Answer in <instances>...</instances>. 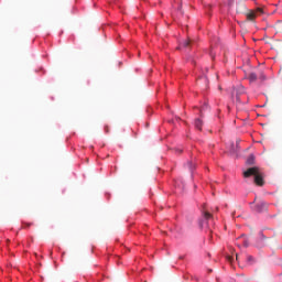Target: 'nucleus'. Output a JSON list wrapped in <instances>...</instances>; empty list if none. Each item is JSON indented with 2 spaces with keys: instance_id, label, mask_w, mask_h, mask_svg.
Here are the masks:
<instances>
[{
  "instance_id": "obj_1",
  "label": "nucleus",
  "mask_w": 282,
  "mask_h": 282,
  "mask_svg": "<svg viewBox=\"0 0 282 282\" xmlns=\"http://www.w3.org/2000/svg\"><path fill=\"white\" fill-rule=\"evenodd\" d=\"M200 213L202 217L198 220V226L200 230H205L209 232V241L213 240V229H210V219H213V214H210V207H208V203L200 204Z\"/></svg>"
},
{
  "instance_id": "obj_2",
  "label": "nucleus",
  "mask_w": 282,
  "mask_h": 282,
  "mask_svg": "<svg viewBox=\"0 0 282 282\" xmlns=\"http://www.w3.org/2000/svg\"><path fill=\"white\" fill-rule=\"evenodd\" d=\"M242 175L246 180H248V177H252V182L256 184V186H263V184H265L263 172H261V170L257 166H251L245 170Z\"/></svg>"
},
{
  "instance_id": "obj_3",
  "label": "nucleus",
  "mask_w": 282,
  "mask_h": 282,
  "mask_svg": "<svg viewBox=\"0 0 282 282\" xmlns=\"http://www.w3.org/2000/svg\"><path fill=\"white\" fill-rule=\"evenodd\" d=\"M268 203H265V200H260L254 206H251L252 210L254 213H268Z\"/></svg>"
},
{
  "instance_id": "obj_4",
  "label": "nucleus",
  "mask_w": 282,
  "mask_h": 282,
  "mask_svg": "<svg viewBox=\"0 0 282 282\" xmlns=\"http://www.w3.org/2000/svg\"><path fill=\"white\" fill-rule=\"evenodd\" d=\"M231 253H225V259L228 263H230L231 265H235V262L238 261L239 262V256L236 253L235 254V249H230Z\"/></svg>"
},
{
  "instance_id": "obj_5",
  "label": "nucleus",
  "mask_w": 282,
  "mask_h": 282,
  "mask_svg": "<svg viewBox=\"0 0 282 282\" xmlns=\"http://www.w3.org/2000/svg\"><path fill=\"white\" fill-rule=\"evenodd\" d=\"M199 164V160L194 159L187 162V169L189 170V173L192 177L195 175V170L197 169V165Z\"/></svg>"
},
{
  "instance_id": "obj_6",
  "label": "nucleus",
  "mask_w": 282,
  "mask_h": 282,
  "mask_svg": "<svg viewBox=\"0 0 282 282\" xmlns=\"http://www.w3.org/2000/svg\"><path fill=\"white\" fill-rule=\"evenodd\" d=\"M195 45H197V41L187 37L185 41H183L182 43V47H184L185 50H191V47H195Z\"/></svg>"
},
{
  "instance_id": "obj_7",
  "label": "nucleus",
  "mask_w": 282,
  "mask_h": 282,
  "mask_svg": "<svg viewBox=\"0 0 282 282\" xmlns=\"http://www.w3.org/2000/svg\"><path fill=\"white\" fill-rule=\"evenodd\" d=\"M229 151L231 155H237V153L239 152V141H237L236 144L235 142H232L229 147Z\"/></svg>"
},
{
  "instance_id": "obj_8",
  "label": "nucleus",
  "mask_w": 282,
  "mask_h": 282,
  "mask_svg": "<svg viewBox=\"0 0 282 282\" xmlns=\"http://www.w3.org/2000/svg\"><path fill=\"white\" fill-rule=\"evenodd\" d=\"M229 282H248V279L243 274L237 275V279H230Z\"/></svg>"
},
{
  "instance_id": "obj_9",
  "label": "nucleus",
  "mask_w": 282,
  "mask_h": 282,
  "mask_svg": "<svg viewBox=\"0 0 282 282\" xmlns=\"http://www.w3.org/2000/svg\"><path fill=\"white\" fill-rule=\"evenodd\" d=\"M205 14H206V17H208V19H210V17H213V6H210V4L205 6Z\"/></svg>"
},
{
  "instance_id": "obj_10",
  "label": "nucleus",
  "mask_w": 282,
  "mask_h": 282,
  "mask_svg": "<svg viewBox=\"0 0 282 282\" xmlns=\"http://www.w3.org/2000/svg\"><path fill=\"white\" fill-rule=\"evenodd\" d=\"M246 262L248 265H254V263H257V259L252 256H246Z\"/></svg>"
},
{
  "instance_id": "obj_11",
  "label": "nucleus",
  "mask_w": 282,
  "mask_h": 282,
  "mask_svg": "<svg viewBox=\"0 0 282 282\" xmlns=\"http://www.w3.org/2000/svg\"><path fill=\"white\" fill-rule=\"evenodd\" d=\"M202 124H203L202 119L196 118L195 121H194L195 129H197L198 131H202Z\"/></svg>"
},
{
  "instance_id": "obj_12",
  "label": "nucleus",
  "mask_w": 282,
  "mask_h": 282,
  "mask_svg": "<svg viewBox=\"0 0 282 282\" xmlns=\"http://www.w3.org/2000/svg\"><path fill=\"white\" fill-rule=\"evenodd\" d=\"M254 154H250L246 161V164H248L249 166H252V164H254Z\"/></svg>"
},
{
  "instance_id": "obj_13",
  "label": "nucleus",
  "mask_w": 282,
  "mask_h": 282,
  "mask_svg": "<svg viewBox=\"0 0 282 282\" xmlns=\"http://www.w3.org/2000/svg\"><path fill=\"white\" fill-rule=\"evenodd\" d=\"M257 78H259V76H257L256 73H250L248 75V79L250 80V83H254Z\"/></svg>"
},
{
  "instance_id": "obj_14",
  "label": "nucleus",
  "mask_w": 282,
  "mask_h": 282,
  "mask_svg": "<svg viewBox=\"0 0 282 282\" xmlns=\"http://www.w3.org/2000/svg\"><path fill=\"white\" fill-rule=\"evenodd\" d=\"M107 3L109 8H113V6H118V3H120V0H108Z\"/></svg>"
},
{
  "instance_id": "obj_15",
  "label": "nucleus",
  "mask_w": 282,
  "mask_h": 282,
  "mask_svg": "<svg viewBox=\"0 0 282 282\" xmlns=\"http://www.w3.org/2000/svg\"><path fill=\"white\" fill-rule=\"evenodd\" d=\"M247 19H248V21H254V19H257V13H254V12L248 13Z\"/></svg>"
},
{
  "instance_id": "obj_16",
  "label": "nucleus",
  "mask_w": 282,
  "mask_h": 282,
  "mask_svg": "<svg viewBox=\"0 0 282 282\" xmlns=\"http://www.w3.org/2000/svg\"><path fill=\"white\" fill-rule=\"evenodd\" d=\"M259 237H260L261 241H265V239H268V237H265V235L263 234V230H261L259 232Z\"/></svg>"
},
{
  "instance_id": "obj_17",
  "label": "nucleus",
  "mask_w": 282,
  "mask_h": 282,
  "mask_svg": "<svg viewBox=\"0 0 282 282\" xmlns=\"http://www.w3.org/2000/svg\"><path fill=\"white\" fill-rule=\"evenodd\" d=\"M242 246H243L245 248H248V247L250 246V243L248 242V239L243 238V240H242Z\"/></svg>"
},
{
  "instance_id": "obj_18",
  "label": "nucleus",
  "mask_w": 282,
  "mask_h": 282,
  "mask_svg": "<svg viewBox=\"0 0 282 282\" xmlns=\"http://www.w3.org/2000/svg\"><path fill=\"white\" fill-rule=\"evenodd\" d=\"M147 113H149L150 116H152V115H153V108L150 107V106H148V107H147Z\"/></svg>"
},
{
  "instance_id": "obj_19",
  "label": "nucleus",
  "mask_w": 282,
  "mask_h": 282,
  "mask_svg": "<svg viewBox=\"0 0 282 282\" xmlns=\"http://www.w3.org/2000/svg\"><path fill=\"white\" fill-rule=\"evenodd\" d=\"M259 78H260V80L263 83V80H267L268 79V77L265 76V74H260V76H259Z\"/></svg>"
},
{
  "instance_id": "obj_20",
  "label": "nucleus",
  "mask_w": 282,
  "mask_h": 282,
  "mask_svg": "<svg viewBox=\"0 0 282 282\" xmlns=\"http://www.w3.org/2000/svg\"><path fill=\"white\" fill-rule=\"evenodd\" d=\"M31 224H28L25 221H22V228H30Z\"/></svg>"
},
{
  "instance_id": "obj_21",
  "label": "nucleus",
  "mask_w": 282,
  "mask_h": 282,
  "mask_svg": "<svg viewBox=\"0 0 282 282\" xmlns=\"http://www.w3.org/2000/svg\"><path fill=\"white\" fill-rule=\"evenodd\" d=\"M98 276H99L98 278L99 281H102L105 279V274H98Z\"/></svg>"
},
{
  "instance_id": "obj_22",
  "label": "nucleus",
  "mask_w": 282,
  "mask_h": 282,
  "mask_svg": "<svg viewBox=\"0 0 282 282\" xmlns=\"http://www.w3.org/2000/svg\"><path fill=\"white\" fill-rule=\"evenodd\" d=\"M105 196H106L107 199L111 198V194L110 193H106Z\"/></svg>"
},
{
  "instance_id": "obj_23",
  "label": "nucleus",
  "mask_w": 282,
  "mask_h": 282,
  "mask_svg": "<svg viewBox=\"0 0 282 282\" xmlns=\"http://www.w3.org/2000/svg\"><path fill=\"white\" fill-rule=\"evenodd\" d=\"M105 132L109 133V126H105Z\"/></svg>"
},
{
  "instance_id": "obj_24",
  "label": "nucleus",
  "mask_w": 282,
  "mask_h": 282,
  "mask_svg": "<svg viewBox=\"0 0 282 282\" xmlns=\"http://www.w3.org/2000/svg\"><path fill=\"white\" fill-rule=\"evenodd\" d=\"M215 210H216V209H214L213 220H215ZM214 226H216V223H215V221H214Z\"/></svg>"
},
{
  "instance_id": "obj_25",
  "label": "nucleus",
  "mask_w": 282,
  "mask_h": 282,
  "mask_svg": "<svg viewBox=\"0 0 282 282\" xmlns=\"http://www.w3.org/2000/svg\"><path fill=\"white\" fill-rule=\"evenodd\" d=\"M178 259H180L181 261H184V256H180Z\"/></svg>"
},
{
  "instance_id": "obj_26",
  "label": "nucleus",
  "mask_w": 282,
  "mask_h": 282,
  "mask_svg": "<svg viewBox=\"0 0 282 282\" xmlns=\"http://www.w3.org/2000/svg\"><path fill=\"white\" fill-rule=\"evenodd\" d=\"M235 0H229V2H228V6H232V2H234Z\"/></svg>"
},
{
  "instance_id": "obj_27",
  "label": "nucleus",
  "mask_w": 282,
  "mask_h": 282,
  "mask_svg": "<svg viewBox=\"0 0 282 282\" xmlns=\"http://www.w3.org/2000/svg\"><path fill=\"white\" fill-rule=\"evenodd\" d=\"M269 217H270V219H274V217H276V215H270Z\"/></svg>"
},
{
  "instance_id": "obj_28",
  "label": "nucleus",
  "mask_w": 282,
  "mask_h": 282,
  "mask_svg": "<svg viewBox=\"0 0 282 282\" xmlns=\"http://www.w3.org/2000/svg\"><path fill=\"white\" fill-rule=\"evenodd\" d=\"M188 276H191V275H188V274L183 275L184 279H188Z\"/></svg>"
},
{
  "instance_id": "obj_29",
  "label": "nucleus",
  "mask_w": 282,
  "mask_h": 282,
  "mask_svg": "<svg viewBox=\"0 0 282 282\" xmlns=\"http://www.w3.org/2000/svg\"><path fill=\"white\" fill-rule=\"evenodd\" d=\"M254 202H257V199H253V202L250 203V206H253Z\"/></svg>"
},
{
  "instance_id": "obj_30",
  "label": "nucleus",
  "mask_w": 282,
  "mask_h": 282,
  "mask_svg": "<svg viewBox=\"0 0 282 282\" xmlns=\"http://www.w3.org/2000/svg\"><path fill=\"white\" fill-rule=\"evenodd\" d=\"M207 272H208V274H210V272H213V269H208Z\"/></svg>"
},
{
  "instance_id": "obj_31",
  "label": "nucleus",
  "mask_w": 282,
  "mask_h": 282,
  "mask_svg": "<svg viewBox=\"0 0 282 282\" xmlns=\"http://www.w3.org/2000/svg\"><path fill=\"white\" fill-rule=\"evenodd\" d=\"M207 257L210 259V257H212L210 252H207Z\"/></svg>"
},
{
  "instance_id": "obj_32",
  "label": "nucleus",
  "mask_w": 282,
  "mask_h": 282,
  "mask_svg": "<svg viewBox=\"0 0 282 282\" xmlns=\"http://www.w3.org/2000/svg\"><path fill=\"white\" fill-rule=\"evenodd\" d=\"M216 281H217V282H221V280H219V278H216Z\"/></svg>"
},
{
  "instance_id": "obj_33",
  "label": "nucleus",
  "mask_w": 282,
  "mask_h": 282,
  "mask_svg": "<svg viewBox=\"0 0 282 282\" xmlns=\"http://www.w3.org/2000/svg\"><path fill=\"white\" fill-rule=\"evenodd\" d=\"M206 107H208L207 104H205V106L203 107V109H206Z\"/></svg>"
},
{
  "instance_id": "obj_34",
  "label": "nucleus",
  "mask_w": 282,
  "mask_h": 282,
  "mask_svg": "<svg viewBox=\"0 0 282 282\" xmlns=\"http://www.w3.org/2000/svg\"><path fill=\"white\" fill-rule=\"evenodd\" d=\"M219 91H221V86H218Z\"/></svg>"
},
{
  "instance_id": "obj_35",
  "label": "nucleus",
  "mask_w": 282,
  "mask_h": 282,
  "mask_svg": "<svg viewBox=\"0 0 282 282\" xmlns=\"http://www.w3.org/2000/svg\"><path fill=\"white\" fill-rule=\"evenodd\" d=\"M128 56H131V53L127 52Z\"/></svg>"
},
{
  "instance_id": "obj_36",
  "label": "nucleus",
  "mask_w": 282,
  "mask_h": 282,
  "mask_svg": "<svg viewBox=\"0 0 282 282\" xmlns=\"http://www.w3.org/2000/svg\"><path fill=\"white\" fill-rule=\"evenodd\" d=\"M218 132L221 133V129H218Z\"/></svg>"
},
{
  "instance_id": "obj_37",
  "label": "nucleus",
  "mask_w": 282,
  "mask_h": 282,
  "mask_svg": "<svg viewBox=\"0 0 282 282\" xmlns=\"http://www.w3.org/2000/svg\"><path fill=\"white\" fill-rule=\"evenodd\" d=\"M216 210H219V207H216Z\"/></svg>"
},
{
  "instance_id": "obj_38",
  "label": "nucleus",
  "mask_w": 282,
  "mask_h": 282,
  "mask_svg": "<svg viewBox=\"0 0 282 282\" xmlns=\"http://www.w3.org/2000/svg\"><path fill=\"white\" fill-rule=\"evenodd\" d=\"M241 237H242V238H245V237H246V235H242Z\"/></svg>"
},
{
  "instance_id": "obj_39",
  "label": "nucleus",
  "mask_w": 282,
  "mask_h": 282,
  "mask_svg": "<svg viewBox=\"0 0 282 282\" xmlns=\"http://www.w3.org/2000/svg\"><path fill=\"white\" fill-rule=\"evenodd\" d=\"M206 169H207L208 172L210 171L208 167H206Z\"/></svg>"
},
{
  "instance_id": "obj_40",
  "label": "nucleus",
  "mask_w": 282,
  "mask_h": 282,
  "mask_svg": "<svg viewBox=\"0 0 282 282\" xmlns=\"http://www.w3.org/2000/svg\"><path fill=\"white\" fill-rule=\"evenodd\" d=\"M216 219H219V217H218V216H216Z\"/></svg>"
},
{
  "instance_id": "obj_41",
  "label": "nucleus",
  "mask_w": 282,
  "mask_h": 282,
  "mask_svg": "<svg viewBox=\"0 0 282 282\" xmlns=\"http://www.w3.org/2000/svg\"><path fill=\"white\" fill-rule=\"evenodd\" d=\"M76 2H78V0H76Z\"/></svg>"
}]
</instances>
